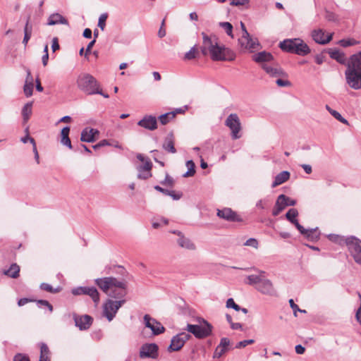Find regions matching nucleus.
<instances>
[{"label":"nucleus","instance_id":"nucleus-10","mask_svg":"<svg viewBox=\"0 0 361 361\" xmlns=\"http://www.w3.org/2000/svg\"><path fill=\"white\" fill-rule=\"evenodd\" d=\"M345 76L350 87L355 90L361 89V72L346 68Z\"/></svg>","mask_w":361,"mask_h":361},{"label":"nucleus","instance_id":"nucleus-50","mask_svg":"<svg viewBox=\"0 0 361 361\" xmlns=\"http://www.w3.org/2000/svg\"><path fill=\"white\" fill-rule=\"evenodd\" d=\"M226 307L227 308H233L235 311H240V307L235 304V301L233 298H228L226 301Z\"/></svg>","mask_w":361,"mask_h":361},{"label":"nucleus","instance_id":"nucleus-25","mask_svg":"<svg viewBox=\"0 0 361 361\" xmlns=\"http://www.w3.org/2000/svg\"><path fill=\"white\" fill-rule=\"evenodd\" d=\"M59 24L68 25V21L64 16L59 13H51L48 17L47 25L51 26Z\"/></svg>","mask_w":361,"mask_h":361},{"label":"nucleus","instance_id":"nucleus-58","mask_svg":"<svg viewBox=\"0 0 361 361\" xmlns=\"http://www.w3.org/2000/svg\"><path fill=\"white\" fill-rule=\"evenodd\" d=\"M30 142L32 144L33 152L35 154V159L37 163L39 164V154H38V152H37V149L35 141L34 139H31L30 140Z\"/></svg>","mask_w":361,"mask_h":361},{"label":"nucleus","instance_id":"nucleus-14","mask_svg":"<svg viewBox=\"0 0 361 361\" xmlns=\"http://www.w3.org/2000/svg\"><path fill=\"white\" fill-rule=\"evenodd\" d=\"M143 322L145 327L149 329L154 335H159L165 331L163 325L155 319L151 317L149 314H145L143 317Z\"/></svg>","mask_w":361,"mask_h":361},{"label":"nucleus","instance_id":"nucleus-53","mask_svg":"<svg viewBox=\"0 0 361 361\" xmlns=\"http://www.w3.org/2000/svg\"><path fill=\"white\" fill-rule=\"evenodd\" d=\"M255 341L253 339H249V340H244L242 341L238 342L235 348H242L246 347L247 345L254 343Z\"/></svg>","mask_w":361,"mask_h":361},{"label":"nucleus","instance_id":"nucleus-31","mask_svg":"<svg viewBox=\"0 0 361 361\" xmlns=\"http://www.w3.org/2000/svg\"><path fill=\"white\" fill-rule=\"evenodd\" d=\"M32 33V25L30 23V16H29L27 18L26 23L24 27V37L23 39V43L25 46L27 45L28 41L31 38Z\"/></svg>","mask_w":361,"mask_h":361},{"label":"nucleus","instance_id":"nucleus-21","mask_svg":"<svg viewBox=\"0 0 361 361\" xmlns=\"http://www.w3.org/2000/svg\"><path fill=\"white\" fill-rule=\"evenodd\" d=\"M99 135V131L94 128H85L81 133L80 140L86 142H93L96 140V137Z\"/></svg>","mask_w":361,"mask_h":361},{"label":"nucleus","instance_id":"nucleus-11","mask_svg":"<svg viewBox=\"0 0 361 361\" xmlns=\"http://www.w3.org/2000/svg\"><path fill=\"white\" fill-rule=\"evenodd\" d=\"M238 42L241 48L249 50L251 52L257 50L259 47L258 39L251 37L249 32H246L245 35H242L238 39Z\"/></svg>","mask_w":361,"mask_h":361},{"label":"nucleus","instance_id":"nucleus-49","mask_svg":"<svg viewBox=\"0 0 361 361\" xmlns=\"http://www.w3.org/2000/svg\"><path fill=\"white\" fill-rule=\"evenodd\" d=\"M226 351H228L226 349L222 348L220 345H218L214 353V358H219L221 357Z\"/></svg>","mask_w":361,"mask_h":361},{"label":"nucleus","instance_id":"nucleus-18","mask_svg":"<svg viewBox=\"0 0 361 361\" xmlns=\"http://www.w3.org/2000/svg\"><path fill=\"white\" fill-rule=\"evenodd\" d=\"M137 125L149 130H154L157 128V119L152 115H146L137 122Z\"/></svg>","mask_w":361,"mask_h":361},{"label":"nucleus","instance_id":"nucleus-9","mask_svg":"<svg viewBox=\"0 0 361 361\" xmlns=\"http://www.w3.org/2000/svg\"><path fill=\"white\" fill-rule=\"evenodd\" d=\"M296 204V200H293L285 195H280L276 201L274 207L272 210V214L274 216H278L286 207L294 206Z\"/></svg>","mask_w":361,"mask_h":361},{"label":"nucleus","instance_id":"nucleus-45","mask_svg":"<svg viewBox=\"0 0 361 361\" xmlns=\"http://www.w3.org/2000/svg\"><path fill=\"white\" fill-rule=\"evenodd\" d=\"M197 49L196 46L192 47L189 51L185 54V59L188 60L193 59L196 57Z\"/></svg>","mask_w":361,"mask_h":361},{"label":"nucleus","instance_id":"nucleus-39","mask_svg":"<svg viewBox=\"0 0 361 361\" xmlns=\"http://www.w3.org/2000/svg\"><path fill=\"white\" fill-rule=\"evenodd\" d=\"M176 116V112L175 111H171L166 113L164 114H162L159 116V120L161 122L162 125L167 124L171 120L173 119Z\"/></svg>","mask_w":361,"mask_h":361},{"label":"nucleus","instance_id":"nucleus-43","mask_svg":"<svg viewBox=\"0 0 361 361\" xmlns=\"http://www.w3.org/2000/svg\"><path fill=\"white\" fill-rule=\"evenodd\" d=\"M160 183L164 186L172 188L175 184V180L171 176L166 173L164 180H161Z\"/></svg>","mask_w":361,"mask_h":361},{"label":"nucleus","instance_id":"nucleus-12","mask_svg":"<svg viewBox=\"0 0 361 361\" xmlns=\"http://www.w3.org/2000/svg\"><path fill=\"white\" fill-rule=\"evenodd\" d=\"M334 33H326L321 28L314 29L311 32L312 39L319 44H326L332 40Z\"/></svg>","mask_w":361,"mask_h":361},{"label":"nucleus","instance_id":"nucleus-60","mask_svg":"<svg viewBox=\"0 0 361 361\" xmlns=\"http://www.w3.org/2000/svg\"><path fill=\"white\" fill-rule=\"evenodd\" d=\"M37 304L47 307L51 312L53 311V306L47 300H39Z\"/></svg>","mask_w":361,"mask_h":361},{"label":"nucleus","instance_id":"nucleus-51","mask_svg":"<svg viewBox=\"0 0 361 361\" xmlns=\"http://www.w3.org/2000/svg\"><path fill=\"white\" fill-rule=\"evenodd\" d=\"M41 289L49 293H56L59 291L58 288H54L50 284L43 283L40 285Z\"/></svg>","mask_w":361,"mask_h":361},{"label":"nucleus","instance_id":"nucleus-64","mask_svg":"<svg viewBox=\"0 0 361 361\" xmlns=\"http://www.w3.org/2000/svg\"><path fill=\"white\" fill-rule=\"evenodd\" d=\"M164 22H165V20H163L162 23H161V27H160V28L159 30V32H158V36L160 38H162V37H164L166 35V30L164 28Z\"/></svg>","mask_w":361,"mask_h":361},{"label":"nucleus","instance_id":"nucleus-62","mask_svg":"<svg viewBox=\"0 0 361 361\" xmlns=\"http://www.w3.org/2000/svg\"><path fill=\"white\" fill-rule=\"evenodd\" d=\"M249 2V0H231V4L234 6H243Z\"/></svg>","mask_w":361,"mask_h":361},{"label":"nucleus","instance_id":"nucleus-8","mask_svg":"<svg viewBox=\"0 0 361 361\" xmlns=\"http://www.w3.org/2000/svg\"><path fill=\"white\" fill-rule=\"evenodd\" d=\"M225 125L231 130V136L234 140L240 137L239 132L241 129V123L236 114H231L225 121Z\"/></svg>","mask_w":361,"mask_h":361},{"label":"nucleus","instance_id":"nucleus-32","mask_svg":"<svg viewBox=\"0 0 361 361\" xmlns=\"http://www.w3.org/2000/svg\"><path fill=\"white\" fill-rule=\"evenodd\" d=\"M328 53L330 57L336 60L338 63L343 64L345 63V56L343 52L337 49H329Z\"/></svg>","mask_w":361,"mask_h":361},{"label":"nucleus","instance_id":"nucleus-37","mask_svg":"<svg viewBox=\"0 0 361 361\" xmlns=\"http://www.w3.org/2000/svg\"><path fill=\"white\" fill-rule=\"evenodd\" d=\"M20 267L16 264H13L10 268L4 271L5 275H7L13 279H16L19 276Z\"/></svg>","mask_w":361,"mask_h":361},{"label":"nucleus","instance_id":"nucleus-6","mask_svg":"<svg viewBox=\"0 0 361 361\" xmlns=\"http://www.w3.org/2000/svg\"><path fill=\"white\" fill-rule=\"evenodd\" d=\"M125 300H107L103 305V314L111 322L116 316L119 308L125 303Z\"/></svg>","mask_w":361,"mask_h":361},{"label":"nucleus","instance_id":"nucleus-13","mask_svg":"<svg viewBox=\"0 0 361 361\" xmlns=\"http://www.w3.org/2000/svg\"><path fill=\"white\" fill-rule=\"evenodd\" d=\"M230 51L225 49L224 47L219 46L218 44L211 50L209 54L213 61H232L234 59V56L232 55L229 57L227 56V54H229Z\"/></svg>","mask_w":361,"mask_h":361},{"label":"nucleus","instance_id":"nucleus-42","mask_svg":"<svg viewBox=\"0 0 361 361\" xmlns=\"http://www.w3.org/2000/svg\"><path fill=\"white\" fill-rule=\"evenodd\" d=\"M358 42L354 39H343L338 42V44L343 47L356 45Z\"/></svg>","mask_w":361,"mask_h":361},{"label":"nucleus","instance_id":"nucleus-28","mask_svg":"<svg viewBox=\"0 0 361 361\" xmlns=\"http://www.w3.org/2000/svg\"><path fill=\"white\" fill-rule=\"evenodd\" d=\"M253 60L257 63H270L273 61L274 57L269 53L267 51H261L252 56Z\"/></svg>","mask_w":361,"mask_h":361},{"label":"nucleus","instance_id":"nucleus-52","mask_svg":"<svg viewBox=\"0 0 361 361\" xmlns=\"http://www.w3.org/2000/svg\"><path fill=\"white\" fill-rule=\"evenodd\" d=\"M169 194H167V195L171 197L172 199L174 200H178L183 196V193L181 192H176L175 190H169Z\"/></svg>","mask_w":361,"mask_h":361},{"label":"nucleus","instance_id":"nucleus-24","mask_svg":"<svg viewBox=\"0 0 361 361\" xmlns=\"http://www.w3.org/2000/svg\"><path fill=\"white\" fill-rule=\"evenodd\" d=\"M347 68L361 72V51L350 56L347 64Z\"/></svg>","mask_w":361,"mask_h":361},{"label":"nucleus","instance_id":"nucleus-46","mask_svg":"<svg viewBox=\"0 0 361 361\" xmlns=\"http://www.w3.org/2000/svg\"><path fill=\"white\" fill-rule=\"evenodd\" d=\"M108 18L107 13H102L98 20V27H100L102 30H104L106 26V20Z\"/></svg>","mask_w":361,"mask_h":361},{"label":"nucleus","instance_id":"nucleus-1","mask_svg":"<svg viewBox=\"0 0 361 361\" xmlns=\"http://www.w3.org/2000/svg\"><path fill=\"white\" fill-rule=\"evenodd\" d=\"M95 283L108 296L121 299L126 295L127 282L115 277H104L95 279Z\"/></svg>","mask_w":361,"mask_h":361},{"label":"nucleus","instance_id":"nucleus-35","mask_svg":"<svg viewBox=\"0 0 361 361\" xmlns=\"http://www.w3.org/2000/svg\"><path fill=\"white\" fill-rule=\"evenodd\" d=\"M162 147L166 151L170 153L174 154L176 152V149L174 147V142L173 140L172 135H168L165 138Z\"/></svg>","mask_w":361,"mask_h":361},{"label":"nucleus","instance_id":"nucleus-55","mask_svg":"<svg viewBox=\"0 0 361 361\" xmlns=\"http://www.w3.org/2000/svg\"><path fill=\"white\" fill-rule=\"evenodd\" d=\"M276 83L279 87H289L291 85V83L289 80H283L281 78H278L276 80Z\"/></svg>","mask_w":361,"mask_h":361},{"label":"nucleus","instance_id":"nucleus-33","mask_svg":"<svg viewBox=\"0 0 361 361\" xmlns=\"http://www.w3.org/2000/svg\"><path fill=\"white\" fill-rule=\"evenodd\" d=\"M70 127H64L61 132V143L68 147L69 149H72L71 141L69 138Z\"/></svg>","mask_w":361,"mask_h":361},{"label":"nucleus","instance_id":"nucleus-54","mask_svg":"<svg viewBox=\"0 0 361 361\" xmlns=\"http://www.w3.org/2000/svg\"><path fill=\"white\" fill-rule=\"evenodd\" d=\"M152 176L150 171H138L137 178L140 179L146 180Z\"/></svg>","mask_w":361,"mask_h":361},{"label":"nucleus","instance_id":"nucleus-61","mask_svg":"<svg viewBox=\"0 0 361 361\" xmlns=\"http://www.w3.org/2000/svg\"><path fill=\"white\" fill-rule=\"evenodd\" d=\"M13 361H30L29 357L22 354H17L13 358Z\"/></svg>","mask_w":361,"mask_h":361},{"label":"nucleus","instance_id":"nucleus-20","mask_svg":"<svg viewBox=\"0 0 361 361\" xmlns=\"http://www.w3.org/2000/svg\"><path fill=\"white\" fill-rule=\"evenodd\" d=\"M176 243L181 248L194 251L196 250L195 244L188 238L185 237L182 232L178 233Z\"/></svg>","mask_w":361,"mask_h":361},{"label":"nucleus","instance_id":"nucleus-63","mask_svg":"<svg viewBox=\"0 0 361 361\" xmlns=\"http://www.w3.org/2000/svg\"><path fill=\"white\" fill-rule=\"evenodd\" d=\"M59 44L57 37H54L52 39V44H51V49L52 51L54 52L56 50L59 49Z\"/></svg>","mask_w":361,"mask_h":361},{"label":"nucleus","instance_id":"nucleus-56","mask_svg":"<svg viewBox=\"0 0 361 361\" xmlns=\"http://www.w3.org/2000/svg\"><path fill=\"white\" fill-rule=\"evenodd\" d=\"M49 350L45 343H42L40 346V356H49Z\"/></svg>","mask_w":361,"mask_h":361},{"label":"nucleus","instance_id":"nucleus-5","mask_svg":"<svg viewBox=\"0 0 361 361\" xmlns=\"http://www.w3.org/2000/svg\"><path fill=\"white\" fill-rule=\"evenodd\" d=\"M348 249L356 263L361 264V240L354 236L345 239Z\"/></svg>","mask_w":361,"mask_h":361},{"label":"nucleus","instance_id":"nucleus-47","mask_svg":"<svg viewBox=\"0 0 361 361\" xmlns=\"http://www.w3.org/2000/svg\"><path fill=\"white\" fill-rule=\"evenodd\" d=\"M244 245L257 249L259 247V243L257 239L250 238L244 243Z\"/></svg>","mask_w":361,"mask_h":361},{"label":"nucleus","instance_id":"nucleus-41","mask_svg":"<svg viewBox=\"0 0 361 361\" xmlns=\"http://www.w3.org/2000/svg\"><path fill=\"white\" fill-rule=\"evenodd\" d=\"M186 166L188 168V171L183 174V177H191L193 176L195 173V163L192 160H189L186 162Z\"/></svg>","mask_w":361,"mask_h":361},{"label":"nucleus","instance_id":"nucleus-22","mask_svg":"<svg viewBox=\"0 0 361 361\" xmlns=\"http://www.w3.org/2000/svg\"><path fill=\"white\" fill-rule=\"evenodd\" d=\"M217 216L221 219L229 221H240L241 220L238 214L230 208L218 209Z\"/></svg>","mask_w":361,"mask_h":361},{"label":"nucleus","instance_id":"nucleus-59","mask_svg":"<svg viewBox=\"0 0 361 361\" xmlns=\"http://www.w3.org/2000/svg\"><path fill=\"white\" fill-rule=\"evenodd\" d=\"M229 345H230V341L227 338H222L221 339L220 343L219 344V345L226 349L227 350H228Z\"/></svg>","mask_w":361,"mask_h":361},{"label":"nucleus","instance_id":"nucleus-2","mask_svg":"<svg viewBox=\"0 0 361 361\" xmlns=\"http://www.w3.org/2000/svg\"><path fill=\"white\" fill-rule=\"evenodd\" d=\"M99 81L91 74L87 73H80L76 79L78 89L87 95H93L101 93Z\"/></svg>","mask_w":361,"mask_h":361},{"label":"nucleus","instance_id":"nucleus-34","mask_svg":"<svg viewBox=\"0 0 361 361\" xmlns=\"http://www.w3.org/2000/svg\"><path fill=\"white\" fill-rule=\"evenodd\" d=\"M290 178V173L286 171H283L279 174L276 175L274 182L272 183V188H275L286 181H287Z\"/></svg>","mask_w":361,"mask_h":361},{"label":"nucleus","instance_id":"nucleus-16","mask_svg":"<svg viewBox=\"0 0 361 361\" xmlns=\"http://www.w3.org/2000/svg\"><path fill=\"white\" fill-rule=\"evenodd\" d=\"M203 38V44L202 47V53L206 56L217 44V39L215 36L209 37L204 32L202 33Z\"/></svg>","mask_w":361,"mask_h":361},{"label":"nucleus","instance_id":"nucleus-23","mask_svg":"<svg viewBox=\"0 0 361 361\" xmlns=\"http://www.w3.org/2000/svg\"><path fill=\"white\" fill-rule=\"evenodd\" d=\"M252 269L255 270L258 274H252L247 276L246 278L247 280L245 281V283L250 286H252L256 288V286H258L262 279L264 277L265 271L255 267H252Z\"/></svg>","mask_w":361,"mask_h":361},{"label":"nucleus","instance_id":"nucleus-15","mask_svg":"<svg viewBox=\"0 0 361 361\" xmlns=\"http://www.w3.org/2000/svg\"><path fill=\"white\" fill-rule=\"evenodd\" d=\"M140 357L157 358L158 356V346L155 343L144 344L140 351Z\"/></svg>","mask_w":361,"mask_h":361},{"label":"nucleus","instance_id":"nucleus-44","mask_svg":"<svg viewBox=\"0 0 361 361\" xmlns=\"http://www.w3.org/2000/svg\"><path fill=\"white\" fill-rule=\"evenodd\" d=\"M219 25L225 30V31L228 35L233 37V35H232L233 25L230 23H228V22L220 23Z\"/></svg>","mask_w":361,"mask_h":361},{"label":"nucleus","instance_id":"nucleus-4","mask_svg":"<svg viewBox=\"0 0 361 361\" xmlns=\"http://www.w3.org/2000/svg\"><path fill=\"white\" fill-rule=\"evenodd\" d=\"M202 324L195 325L188 324L186 330L193 334L195 338L202 339L208 337L212 331V326L206 320L202 319Z\"/></svg>","mask_w":361,"mask_h":361},{"label":"nucleus","instance_id":"nucleus-38","mask_svg":"<svg viewBox=\"0 0 361 361\" xmlns=\"http://www.w3.org/2000/svg\"><path fill=\"white\" fill-rule=\"evenodd\" d=\"M326 110L330 113V114L334 116L336 120L339 121L341 123L349 125L348 121L344 118L339 112L336 110L332 109L329 105H326Z\"/></svg>","mask_w":361,"mask_h":361},{"label":"nucleus","instance_id":"nucleus-3","mask_svg":"<svg viewBox=\"0 0 361 361\" xmlns=\"http://www.w3.org/2000/svg\"><path fill=\"white\" fill-rule=\"evenodd\" d=\"M279 47L285 51L305 56L310 53L308 45L300 38L287 39L280 42Z\"/></svg>","mask_w":361,"mask_h":361},{"label":"nucleus","instance_id":"nucleus-7","mask_svg":"<svg viewBox=\"0 0 361 361\" xmlns=\"http://www.w3.org/2000/svg\"><path fill=\"white\" fill-rule=\"evenodd\" d=\"M190 338L191 335L184 331L176 334L172 337L168 351L171 353L180 350Z\"/></svg>","mask_w":361,"mask_h":361},{"label":"nucleus","instance_id":"nucleus-40","mask_svg":"<svg viewBox=\"0 0 361 361\" xmlns=\"http://www.w3.org/2000/svg\"><path fill=\"white\" fill-rule=\"evenodd\" d=\"M86 295H89L96 305L99 303V293L96 288L90 287V288L88 289V291L87 292Z\"/></svg>","mask_w":361,"mask_h":361},{"label":"nucleus","instance_id":"nucleus-19","mask_svg":"<svg viewBox=\"0 0 361 361\" xmlns=\"http://www.w3.org/2000/svg\"><path fill=\"white\" fill-rule=\"evenodd\" d=\"M262 68L271 77H281L286 75L283 71L277 65L274 63H263Z\"/></svg>","mask_w":361,"mask_h":361},{"label":"nucleus","instance_id":"nucleus-57","mask_svg":"<svg viewBox=\"0 0 361 361\" xmlns=\"http://www.w3.org/2000/svg\"><path fill=\"white\" fill-rule=\"evenodd\" d=\"M289 304H290V306L291 307V309L293 310V314L295 317H297V312L298 311H300V309L299 308V307L298 306V305H296L293 300V299H290L289 300Z\"/></svg>","mask_w":361,"mask_h":361},{"label":"nucleus","instance_id":"nucleus-29","mask_svg":"<svg viewBox=\"0 0 361 361\" xmlns=\"http://www.w3.org/2000/svg\"><path fill=\"white\" fill-rule=\"evenodd\" d=\"M299 232L310 241H317L319 238L320 233L318 231L317 228L312 229H305L304 228V230Z\"/></svg>","mask_w":361,"mask_h":361},{"label":"nucleus","instance_id":"nucleus-36","mask_svg":"<svg viewBox=\"0 0 361 361\" xmlns=\"http://www.w3.org/2000/svg\"><path fill=\"white\" fill-rule=\"evenodd\" d=\"M32 102H27L25 104L22 109V116L23 119V123H25L28 121L31 114H32Z\"/></svg>","mask_w":361,"mask_h":361},{"label":"nucleus","instance_id":"nucleus-26","mask_svg":"<svg viewBox=\"0 0 361 361\" xmlns=\"http://www.w3.org/2000/svg\"><path fill=\"white\" fill-rule=\"evenodd\" d=\"M75 326L80 330L87 329L92 324V317L88 315L74 317Z\"/></svg>","mask_w":361,"mask_h":361},{"label":"nucleus","instance_id":"nucleus-48","mask_svg":"<svg viewBox=\"0 0 361 361\" xmlns=\"http://www.w3.org/2000/svg\"><path fill=\"white\" fill-rule=\"evenodd\" d=\"M23 91L27 97H31L32 95L33 84L25 83Z\"/></svg>","mask_w":361,"mask_h":361},{"label":"nucleus","instance_id":"nucleus-30","mask_svg":"<svg viewBox=\"0 0 361 361\" xmlns=\"http://www.w3.org/2000/svg\"><path fill=\"white\" fill-rule=\"evenodd\" d=\"M137 159L138 160H140V161L143 162L142 165L137 166V171H150L151 172V170H152V162L150 161V160L149 159H146L141 154H138L137 155Z\"/></svg>","mask_w":361,"mask_h":361},{"label":"nucleus","instance_id":"nucleus-27","mask_svg":"<svg viewBox=\"0 0 361 361\" xmlns=\"http://www.w3.org/2000/svg\"><path fill=\"white\" fill-rule=\"evenodd\" d=\"M298 216V212L296 209L292 208L290 209L287 213L286 214V218L287 220H288L291 224L295 225L296 228L299 231H302V230H304V227L301 226L298 221L296 219V217Z\"/></svg>","mask_w":361,"mask_h":361},{"label":"nucleus","instance_id":"nucleus-17","mask_svg":"<svg viewBox=\"0 0 361 361\" xmlns=\"http://www.w3.org/2000/svg\"><path fill=\"white\" fill-rule=\"evenodd\" d=\"M256 290L264 295H274L275 294L272 282L265 278V276L262 279L260 283L256 286Z\"/></svg>","mask_w":361,"mask_h":361}]
</instances>
